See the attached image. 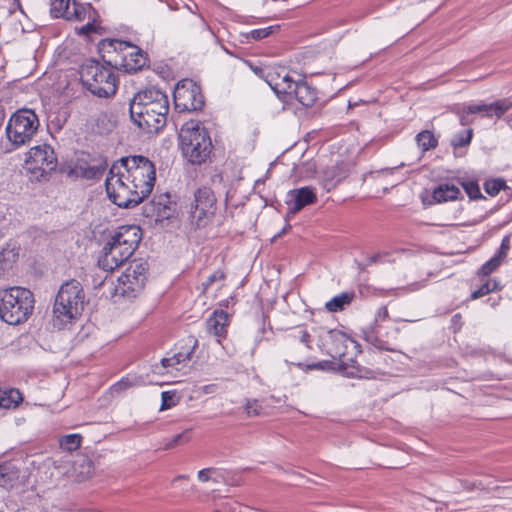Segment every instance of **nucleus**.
I'll return each mask as SVG.
<instances>
[{
	"label": "nucleus",
	"mask_w": 512,
	"mask_h": 512,
	"mask_svg": "<svg viewBox=\"0 0 512 512\" xmlns=\"http://www.w3.org/2000/svg\"><path fill=\"white\" fill-rule=\"evenodd\" d=\"M244 411L248 417L260 416L263 407L257 399H246Z\"/></svg>",
	"instance_id": "38"
},
{
	"label": "nucleus",
	"mask_w": 512,
	"mask_h": 512,
	"mask_svg": "<svg viewBox=\"0 0 512 512\" xmlns=\"http://www.w3.org/2000/svg\"><path fill=\"white\" fill-rule=\"evenodd\" d=\"M318 366H319V364H312V365H308L307 368L314 369V368H317Z\"/></svg>",
	"instance_id": "54"
},
{
	"label": "nucleus",
	"mask_w": 512,
	"mask_h": 512,
	"mask_svg": "<svg viewBox=\"0 0 512 512\" xmlns=\"http://www.w3.org/2000/svg\"><path fill=\"white\" fill-rule=\"evenodd\" d=\"M497 289V282L493 279H488L477 290L471 294L472 299H478L487 295L488 293Z\"/></svg>",
	"instance_id": "37"
},
{
	"label": "nucleus",
	"mask_w": 512,
	"mask_h": 512,
	"mask_svg": "<svg viewBox=\"0 0 512 512\" xmlns=\"http://www.w3.org/2000/svg\"><path fill=\"white\" fill-rule=\"evenodd\" d=\"M179 142L182 155L193 165L205 163L212 153L211 138L200 121L186 122L180 129Z\"/></svg>",
	"instance_id": "5"
},
{
	"label": "nucleus",
	"mask_w": 512,
	"mask_h": 512,
	"mask_svg": "<svg viewBox=\"0 0 512 512\" xmlns=\"http://www.w3.org/2000/svg\"><path fill=\"white\" fill-rule=\"evenodd\" d=\"M85 304V293L81 283L75 279L63 283L55 297L53 326L62 329L78 318Z\"/></svg>",
	"instance_id": "3"
},
{
	"label": "nucleus",
	"mask_w": 512,
	"mask_h": 512,
	"mask_svg": "<svg viewBox=\"0 0 512 512\" xmlns=\"http://www.w3.org/2000/svg\"><path fill=\"white\" fill-rule=\"evenodd\" d=\"M417 145L422 149L423 152L434 149L438 145V139L435 135L429 131L424 130L416 135Z\"/></svg>",
	"instance_id": "29"
},
{
	"label": "nucleus",
	"mask_w": 512,
	"mask_h": 512,
	"mask_svg": "<svg viewBox=\"0 0 512 512\" xmlns=\"http://www.w3.org/2000/svg\"><path fill=\"white\" fill-rule=\"evenodd\" d=\"M147 269V264L142 259L131 261L118 278V283L114 288V296L128 299L135 298L145 285Z\"/></svg>",
	"instance_id": "10"
},
{
	"label": "nucleus",
	"mask_w": 512,
	"mask_h": 512,
	"mask_svg": "<svg viewBox=\"0 0 512 512\" xmlns=\"http://www.w3.org/2000/svg\"><path fill=\"white\" fill-rule=\"evenodd\" d=\"M141 241V229L136 225L120 226L105 244L98 265L104 271L112 272L126 262Z\"/></svg>",
	"instance_id": "2"
},
{
	"label": "nucleus",
	"mask_w": 512,
	"mask_h": 512,
	"mask_svg": "<svg viewBox=\"0 0 512 512\" xmlns=\"http://www.w3.org/2000/svg\"><path fill=\"white\" fill-rule=\"evenodd\" d=\"M323 341V345L328 346V354L333 358L344 356L347 343L352 342L345 333L336 329L326 331Z\"/></svg>",
	"instance_id": "16"
},
{
	"label": "nucleus",
	"mask_w": 512,
	"mask_h": 512,
	"mask_svg": "<svg viewBox=\"0 0 512 512\" xmlns=\"http://www.w3.org/2000/svg\"><path fill=\"white\" fill-rule=\"evenodd\" d=\"M113 165H120L126 180L139 189L141 195L149 196L154 187L156 173L154 164L148 158L141 155L123 157Z\"/></svg>",
	"instance_id": "6"
},
{
	"label": "nucleus",
	"mask_w": 512,
	"mask_h": 512,
	"mask_svg": "<svg viewBox=\"0 0 512 512\" xmlns=\"http://www.w3.org/2000/svg\"><path fill=\"white\" fill-rule=\"evenodd\" d=\"M460 190L455 185L440 184L433 191V199L438 202L452 201L458 198Z\"/></svg>",
	"instance_id": "26"
},
{
	"label": "nucleus",
	"mask_w": 512,
	"mask_h": 512,
	"mask_svg": "<svg viewBox=\"0 0 512 512\" xmlns=\"http://www.w3.org/2000/svg\"><path fill=\"white\" fill-rule=\"evenodd\" d=\"M94 30V25L91 23H87L86 25L82 26L80 29L81 34H89L91 31Z\"/></svg>",
	"instance_id": "50"
},
{
	"label": "nucleus",
	"mask_w": 512,
	"mask_h": 512,
	"mask_svg": "<svg viewBox=\"0 0 512 512\" xmlns=\"http://www.w3.org/2000/svg\"><path fill=\"white\" fill-rule=\"evenodd\" d=\"M228 322V314L224 310L214 311V313L207 319V331L209 334L217 337L218 343L221 342V338L226 337Z\"/></svg>",
	"instance_id": "19"
},
{
	"label": "nucleus",
	"mask_w": 512,
	"mask_h": 512,
	"mask_svg": "<svg viewBox=\"0 0 512 512\" xmlns=\"http://www.w3.org/2000/svg\"><path fill=\"white\" fill-rule=\"evenodd\" d=\"M499 257H493L489 261H487L485 264L482 265V267L479 270V274L483 276L490 275L493 271H495L499 265H500Z\"/></svg>",
	"instance_id": "40"
},
{
	"label": "nucleus",
	"mask_w": 512,
	"mask_h": 512,
	"mask_svg": "<svg viewBox=\"0 0 512 512\" xmlns=\"http://www.w3.org/2000/svg\"><path fill=\"white\" fill-rule=\"evenodd\" d=\"M34 304L29 289L20 286L0 289V319L9 325L25 323L33 313Z\"/></svg>",
	"instance_id": "4"
},
{
	"label": "nucleus",
	"mask_w": 512,
	"mask_h": 512,
	"mask_svg": "<svg viewBox=\"0 0 512 512\" xmlns=\"http://www.w3.org/2000/svg\"><path fill=\"white\" fill-rule=\"evenodd\" d=\"M459 116L460 124L462 126H468L473 123V113L467 111V105L459 108L456 112Z\"/></svg>",
	"instance_id": "41"
},
{
	"label": "nucleus",
	"mask_w": 512,
	"mask_h": 512,
	"mask_svg": "<svg viewBox=\"0 0 512 512\" xmlns=\"http://www.w3.org/2000/svg\"><path fill=\"white\" fill-rule=\"evenodd\" d=\"M131 120L146 133H158L167 123L168 96L161 90L150 88L139 91L130 101Z\"/></svg>",
	"instance_id": "1"
},
{
	"label": "nucleus",
	"mask_w": 512,
	"mask_h": 512,
	"mask_svg": "<svg viewBox=\"0 0 512 512\" xmlns=\"http://www.w3.org/2000/svg\"><path fill=\"white\" fill-rule=\"evenodd\" d=\"M509 248H510L509 238L505 237L501 243L499 252L494 257H499V261L501 262L506 257Z\"/></svg>",
	"instance_id": "44"
},
{
	"label": "nucleus",
	"mask_w": 512,
	"mask_h": 512,
	"mask_svg": "<svg viewBox=\"0 0 512 512\" xmlns=\"http://www.w3.org/2000/svg\"><path fill=\"white\" fill-rule=\"evenodd\" d=\"M263 77L278 97H280V95H292L298 83V81L293 80L288 74L281 76L279 73L268 72Z\"/></svg>",
	"instance_id": "18"
},
{
	"label": "nucleus",
	"mask_w": 512,
	"mask_h": 512,
	"mask_svg": "<svg viewBox=\"0 0 512 512\" xmlns=\"http://www.w3.org/2000/svg\"><path fill=\"white\" fill-rule=\"evenodd\" d=\"M386 255H387L386 253H376V254L368 257L367 265H372V264L382 261V258L385 257Z\"/></svg>",
	"instance_id": "49"
},
{
	"label": "nucleus",
	"mask_w": 512,
	"mask_h": 512,
	"mask_svg": "<svg viewBox=\"0 0 512 512\" xmlns=\"http://www.w3.org/2000/svg\"><path fill=\"white\" fill-rule=\"evenodd\" d=\"M92 13H94V10L91 5H83L73 0L71 8L66 16V20L83 21L86 19L87 15L90 19Z\"/></svg>",
	"instance_id": "28"
},
{
	"label": "nucleus",
	"mask_w": 512,
	"mask_h": 512,
	"mask_svg": "<svg viewBox=\"0 0 512 512\" xmlns=\"http://www.w3.org/2000/svg\"><path fill=\"white\" fill-rule=\"evenodd\" d=\"M146 61L143 51L137 48L124 55L122 65L126 72L132 73L141 70L146 65Z\"/></svg>",
	"instance_id": "24"
},
{
	"label": "nucleus",
	"mask_w": 512,
	"mask_h": 512,
	"mask_svg": "<svg viewBox=\"0 0 512 512\" xmlns=\"http://www.w3.org/2000/svg\"><path fill=\"white\" fill-rule=\"evenodd\" d=\"M19 248L7 245L0 251V277L9 272L17 262Z\"/></svg>",
	"instance_id": "23"
},
{
	"label": "nucleus",
	"mask_w": 512,
	"mask_h": 512,
	"mask_svg": "<svg viewBox=\"0 0 512 512\" xmlns=\"http://www.w3.org/2000/svg\"><path fill=\"white\" fill-rule=\"evenodd\" d=\"M511 108H512V102L506 98L500 99L491 104H486L484 102H480L477 104L467 105L468 112H472L473 114L479 113L483 117H487V118H491L493 116H495L496 118H500Z\"/></svg>",
	"instance_id": "15"
},
{
	"label": "nucleus",
	"mask_w": 512,
	"mask_h": 512,
	"mask_svg": "<svg viewBox=\"0 0 512 512\" xmlns=\"http://www.w3.org/2000/svg\"><path fill=\"white\" fill-rule=\"evenodd\" d=\"M354 297V292H343L339 295L334 296L330 301H328L325 304V307L329 312L342 311L345 309L346 306L351 304Z\"/></svg>",
	"instance_id": "27"
},
{
	"label": "nucleus",
	"mask_w": 512,
	"mask_h": 512,
	"mask_svg": "<svg viewBox=\"0 0 512 512\" xmlns=\"http://www.w3.org/2000/svg\"><path fill=\"white\" fill-rule=\"evenodd\" d=\"M197 346L198 340L192 336L188 337L187 344L181 347L179 352L174 353L172 357L163 358L161 365L163 368H174L178 370V365H185L191 360Z\"/></svg>",
	"instance_id": "17"
},
{
	"label": "nucleus",
	"mask_w": 512,
	"mask_h": 512,
	"mask_svg": "<svg viewBox=\"0 0 512 512\" xmlns=\"http://www.w3.org/2000/svg\"><path fill=\"white\" fill-rule=\"evenodd\" d=\"M403 166H404V163H401V164H400L399 166H397V167L382 169V170H381V172H382V173H393L395 170H397L398 168L403 167Z\"/></svg>",
	"instance_id": "51"
},
{
	"label": "nucleus",
	"mask_w": 512,
	"mask_h": 512,
	"mask_svg": "<svg viewBox=\"0 0 512 512\" xmlns=\"http://www.w3.org/2000/svg\"><path fill=\"white\" fill-rule=\"evenodd\" d=\"M102 174V169L98 167H90L85 170L84 176L89 179L98 178Z\"/></svg>",
	"instance_id": "47"
},
{
	"label": "nucleus",
	"mask_w": 512,
	"mask_h": 512,
	"mask_svg": "<svg viewBox=\"0 0 512 512\" xmlns=\"http://www.w3.org/2000/svg\"><path fill=\"white\" fill-rule=\"evenodd\" d=\"M293 364H294V365H296V366H298V367H300V368L303 366V365H302V363H300V362H298V363H293Z\"/></svg>",
	"instance_id": "55"
},
{
	"label": "nucleus",
	"mask_w": 512,
	"mask_h": 512,
	"mask_svg": "<svg viewBox=\"0 0 512 512\" xmlns=\"http://www.w3.org/2000/svg\"><path fill=\"white\" fill-rule=\"evenodd\" d=\"M272 33H273V27L270 26V27H266V28L252 30L250 32V35H251L252 39L258 41V40H262V39L268 37Z\"/></svg>",
	"instance_id": "43"
},
{
	"label": "nucleus",
	"mask_w": 512,
	"mask_h": 512,
	"mask_svg": "<svg viewBox=\"0 0 512 512\" xmlns=\"http://www.w3.org/2000/svg\"><path fill=\"white\" fill-rule=\"evenodd\" d=\"M460 184L471 200L483 198L477 180L471 178H462L460 180Z\"/></svg>",
	"instance_id": "31"
},
{
	"label": "nucleus",
	"mask_w": 512,
	"mask_h": 512,
	"mask_svg": "<svg viewBox=\"0 0 512 512\" xmlns=\"http://www.w3.org/2000/svg\"><path fill=\"white\" fill-rule=\"evenodd\" d=\"M388 317H389V313H388L386 306H381L377 310V313L375 315V323L385 321L388 319Z\"/></svg>",
	"instance_id": "46"
},
{
	"label": "nucleus",
	"mask_w": 512,
	"mask_h": 512,
	"mask_svg": "<svg viewBox=\"0 0 512 512\" xmlns=\"http://www.w3.org/2000/svg\"><path fill=\"white\" fill-rule=\"evenodd\" d=\"M22 401L23 396L18 389H0V407L5 409H15Z\"/></svg>",
	"instance_id": "25"
},
{
	"label": "nucleus",
	"mask_w": 512,
	"mask_h": 512,
	"mask_svg": "<svg viewBox=\"0 0 512 512\" xmlns=\"http://www.w3.org/2000/svg\"><path fill=\"white\" fill-rule=\"evenodd\" d=\"M290 338L294 341H299L300 343L304 344L308 350L312 349L311 335L304 327L299 326L293 329L292 333L290 334Z\"/></svg>",
	"instance_id": "34"
},
{
	"label": "nucleus",
	"mask_w": 512,
	"mask_h": 512,
	"mask_svg": "<svg viewBox=\"0 0 512 512\" xmlns=\"http://www.w3.org/2000/svg\"><path fill=\"white\" fill-rule=\"evenodd\" d=\"M103 48L108 49V52H110L111 49L115 52H124L127 49H130V50L137 49L136 46L132 45L129 42L121 41V40H117V39L105 40L103 42Z\"/></svg>",
	"instance_id": "33"
},
{
	"label": "nucleus",
	"mask_w": 512,
	"mask_h": 512,
	"mask_svg": "<svg viewBox=\"0 0 512 512\" xmlns=\"http://www.w3.org/2000/svg\"><path fill=\"white\" fill-rule=\"evenodd\" d=\"M460 318H461V315H460V314H455V315L453 316V321H458Z\"/></svg>",
	"instance_id": "53"
},
{
	"label": "nucleus",
	"mask_w": 512,
	"mask_h": 512,
	"mask_svg": "<svg viewBox=\"0 0 512 512\" xmlns=\"http://www.w3.org/2000/svg\"><path fill=\"white\" fill-rule=\"evenodd\" d=\"M184 439V433L177 434L165 445V449H171L177 446Z\"/></svg>",
	"instance_id": "48"
},
{
	"label": "nucleus",
	"mask_w": 512,
	"mask_h": 512,
	"mask_svg": "<svg viewBox=\"0 0 512 512\" xmlns=\"http://www.w3.org/2000/svg\"><path fill=\"white\" fill-rule=\"evenodd\" d=\"M216 203L217 199L210 187H199L194 192V199L190 204V224L195 228L206 227L213 219Z\"/></svg>",
	"instance_id": "11"
},
{
	"label": "nucleus",
	"mask_w": 512,
	"mask_h": 512,
	"mask_svg": "<svg viewBox=\"0 0 512 512\" xmlns=\"http://www.w3.org/2000/svg\"><path fill=\"white\" fill-rule=\"evenodd\" d=\"M168 7L171 10H178L179 9L178 6L176 5V3H174V1L168 2Z\"/></svg>",
	"instance_id": "52"
},
{
	"label": "nucleus",
	"mask_w": 512,
	"mask_h": 512,
	"mask_svg": "<svg viewBox=\"0 0 512 512\" xmlns=\"http://www.w3.org/2000/svg\"><path fill=\"white\" fill-rule=\"evenodd\" d=\"M186 7L188 8V10H189V11L194 12V11H193V7H190V6H188V5H186Z\"/></svg>",
	"instance_id": "56"
},
{
	"label": "nucleus",
	"mask_w": 512,
	"mask_h": 512,
	"mask_svg": "<svg viewBox=\"0 0 512 512\" xmlns=\"http://www.w3.org/2000/svg\"><path fill=\"white\" fill-rule=\"evenodd\" d=\"M348 176V171L344 164H337L324 171L322 186L326 191H331L337 187Z\"/></svg>",
	"instance_id": "20"
},
{
	"label": "nucleus",
	"mask_w": 512,
	"mask_h": 512,
	"mask_svg": "<svg viewBox=\"0 0 512 512\" xmlns=\"http://www.w3.org/2000/svg\"><path fill=\"white\" fill-rule=\"evenodd\" d=\"M225 278V273L221 270H217L212 273L205 282L202 283V290L206 292L212 284L217 281L223 280Z\"/></svg>",
	"instance_id": "42"
},
{
	"label": "nucleus",
	"mask_w": 512,
	"mask_h": 512,
	"mask_svg": "<svg viewBox=\"0 0 512 512\" xmlns=\"http://www.w3.org/2000/svg\"><path fill=\"white\" fill-rule=\"evenodd\" d=\"M20 471L10 462L0 464V487L12 488L19 482Z\"/></svg>",
	"instance_id": "22"
},
{
	"label": "nucleus",
	"mask_w": 512,
	"mask_h": 512,
	"mask_svg": "<svg viewBox=\"0 0 512 512\" xmlns=\"http://www.w3.org/2000/svg\"><path fill=\"white\" fill-rule=\"evenodd\" d=\"M73 0H51V15L55 18L62 17L66 19V16L71 8Z\"/></svg>",
	"instance_id": "30"
},
{
	"label": "nucleus",
	"mask_w": 512,
	"mask_h": 512,
	"mask_svg": "<svg viewBox=\"0 0 512 512\" xmlns=\"http://www.w3.org/2000/svg\"><path fill=\"white\" fill-rule=\"evenodd\" d=\"M216 473L215 468H205L198 472V479L201 482H207L212 479V474Z\"/></svg>",
	"instance_id": "45"
},
{
	"label": "nucleus",
	"mask_w": 512,
	"mask_h": 512,
	"mask_svg": "<svg viewBox=\"0 0 512 512\" xmlns=\"http://www.w3.org/2000/svg\"><path fill=\"white\" fill-rule=\"evenodd\" d=\"M25 163L29 170L40 171L43 177L56 169L57 158L51 146L43 144L29 150Z\"/></svg>",
	"instance_id": "13"
},
{
	"label": "nucleus",
	"mask_w": 512,
	"mask_h": 512,
	"mask_svg": "<svg viewBox=\"0 0 512 512\" xmlns=\"http://www.w3.org/2000/svg\"><path fill=\"white\" fill-rule=\"evenodd\" d=\"M292 95L305 107H312L317 99V90L305 81H298Z\"/></svg>",
	"instance_id": "21"
},
{
	"label": "nucleus",
	"mask_w": 512,
	"mask_h": 512,
	"mask_svg": "<svg viewBox=\"0 0 512 512\" xmlns=\"http://www.w3.org/2000/svg\"><path fill=\"white\" fill-rule=\"evenodd\" d=\"M39 119L31 109H20L9 119L6 126L8 140L15 147L29 143L39 128Z\"/></svg>",
	"instance_id": "9"
},
{
	"label": "nucleus",
	"mask_w": 512,
	"mask_h": 512,
	"mask_svg": "<svg viewBox=\"0 0 512 512\" xmlns=\"http://www.w3.org/2000/svg\"><path fill=\"white\" fill-rule=\"evenodd\" d=\"M182 478H185V476H178L175 478V480L182 479Z\"/></svg>",
	"instance_id": "57"
},
{
	"label": "nucleus",
	"mask_w": 512,
	"mask_h": 512,
	"mask_svg": "<svg viewBox=\"0 0 512 512\" xmlns=\"http://www.w3.org/2000/svg\"><path fill=\"white\" fill-rule=\"evenodd\" d=\"M108 198L120 208H132L141 203L147 196L126 180L120 165H112L105 180Z\"/></svg>",
	"instance_id": "8"
},
{
	"label": "nucleus",
	"mask_w": 512,
	"mask_h": 512,
	"mask_svg": "<svg viewBox=\"0 0 512 512\" xmlns=\"http://www.w3.org/2000/svg\"><path fill=\"white\" fill-rule=\"evenodd\" d=\"M175 108L180 111H199L204 106V96L200 86L193 82L177 86L174 92Z\"/></svg>",
	"instance_id": "12"
},
{
	"label": "nucleus",
	"mask_w": 512,
	"mask_h": 512,
	"mask_svg": "<svg viewBox=\"0 0 512 512\" xmlns=\"http://www.w3.org/2000/svg\"><path fill=\"white\" fill-rule=\"evenodd\" d=\"M472 135H473L472 129H467L466 131L460 132V133L454 135V137L451 140V145L454 148L467 146L471 142Z\"/></svg>",
	"instance_id": "36"
},
{
	"label": "nucleus",
	"mask_w": 512,
	"mask_h": 512,
	"mask_svg": "<svg viewBox=\"0 0 512 512\" xmlns=\"http://www.w3.org/2000/svg\"><path fill=\"white\" fill-rule=\"evenodd\" d=\"M82 436L80 434L65 435L60 439V447L65 451H75L80 448Z\"/></svg>",
	"instance_id": "32"
},
{
	"label": "nucleus",
	"mask_w": 512,
	"mask_h": 512,
	"mask_svg": "<svg viewBox=\"0 0 512 512\" xmlns=\"http://www.w3.org/2000/svg\"><path fill=\"white\" fill-rule=\"evenodd\" d=\"M506 188V182L501 178L490 179L484 183V190L490 196H496L501 190Z\"/></svg>",
	"instance_id": "35"
},
{
	"label": "nucleus",
	"mask_w": 512,
	"mask_h": 512,
	"mask_svg": "<svg viewBox=\"0 0 512 512\" xmlns=\"http://www.w3.org/2000/svg\"><path fill=\"white\" fill-rule=\"evenodd\" d=\"M161 400L160 410L169 409L177 404L176 393L174 391H164L161 394Z\"/></svg>",
	"instance_id": "39"
},
{
	"label": "nucleus",
	"mask_w": 512,
	"mask_h": 512,
	"mask_svg": "<svg viewBox=\"0 0 512 512\" xmlns=\"http://www.w3.org/2000/svg\"><path fill=\"white\" fill-rule=\"evenodd\" d=\"M214 512H222V511L216 510V511H214Z\"/></svg>",
	"instance_id": "58"
},
{
	"label": "nucleus",
	"mask_w": 512,
	"mask_h": 512,
	"mask_svg": "<svg viewBox=\"0 0 512 512\" xmlns=\"http://www.w3.org/2000/svg\"><path fill=\"white\" fill-rule=\"evenodd\" d=\"M317 195L315 189L309 186L290 190L287 194V217L293 216L307 205L315 203Z\"/></svg>",
	"instance_id": "14"
},
{
	"label": "nucleus",
	"mask_w": 512,
	"mask_h": 512,
	"mask_svg": "<svg viewBox=\"0 0 512 512\" xmlns=\"http://www.w3.org/2000/svg\"><path fill=\"white\" fill-rule=\"evenodd\" d=\"M83 85L98 97H109L117 91V78L111 67L90 60L80 69Z\"/></svg>",
	"instance_id": "7"
}]
</instances>
